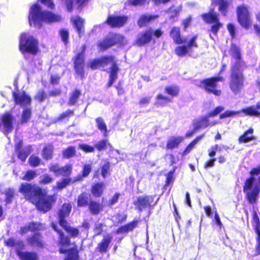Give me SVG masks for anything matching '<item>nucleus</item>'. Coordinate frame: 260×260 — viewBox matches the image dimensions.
Masks as SVG:
<instances>
[{
    "label": "nucleus",
    "instance_id": "obj_1",
    "mask_svg": "<svg viewBox=\"0 0 260 260\" xmlns=\"http://www.w3.org/2000/svg\"><path fill=\"white\" fill-rule=\"evenodd\" d=\"M19 191L26 199L35 204L38 210L44 212L49 211L52 204L55 201L54 196H47L42 192L40 187L30 184H22Z\"/></svg>",
    "mask_w": 260,
    "mask_h": 260
},
{
    "label": "nucleus",
    "instance_id": "obj_2",
    "mask_svg": "<svg viewBox=\"0 0 260 260\" xmlns=\"http://www.w3.org/2000/svg\"><path fill=\"white\" fill-rule=\"evenodd\" d=\"M61 17L49 11L41 10L38 4L33 5L30 9L28 16L30 25L40 28L42 26V22L52 23L60 20Z\"/></svg>",
    "mask_w": 260,
    "mask_h": 260
},
{
    "label": "nucleus",
    "instance_id": "obj_3",
    "mask_svg": "<svg viewBox=\"0 0 260 260\" xmlns=\"http://www.w3.org/2000/svg\"><path fill=\"white\" fill-rule=\"evenodd\" d=\"M243 191L248 201L251 204L255 203L260 192L259 182L254 177L247 179L244 183Z\"/></svg>",
    "mask_w": 260,
    "mask_h": 260
},
{
    "label": "nucleus",
    "instance_id": "obj_4",
    "mask_svg": "<svg viewBox=\"0 0 260 260\" xmlns=\"http://www.w3.org/2000/svg\"><path fill=\"white\" fill-rule=\"evenodd\" d=\"M19 49L23 53L36 54L38 51V42L29 34H22L19 41Z\"/></svg>",
    "mask_w": 260,
    "mask_h": 260
},
{
    "label": "nucleus",
    "instance_id": "obj_5",
    "mask_svg": "<svg viewBox=\"0 0 260 260\" xmlns=\"http://www.w3.org/2000/svg\"><path fill=\"white\" fill-rule=\"evenodd\" d=\"M127 44V40L122 35L110 34L103 41L99 43L101 49L105 50L115 45L124 46Z\"/></svg>",
    "mask_w": 260,
    "mask_h": 260
},
{
    "label": "nucleus",
    "instance_id": "obj_6",
    "mask_svg": "<svg viewBox=\"0 0 260 260\" xmlns=\"http://www.w3.org/2000/svg\"><path fill=\"white\" fill-rule=\"evenodd\" d=\"M243 75L240 66H233L230 81V88L234 92H238L243 86Z\"/></svg>",
    "mask_w": 260,
    "mask_h": 260
},
{
    "label": "nucleus",
    "instance_id": "obj_7",
    "mask_svg": "<svg viewBox=\"0 0 260 260\" xmlns=\"http://www.w3.org/2000/svg\"><path fill=\"white\" fill-rule=\"evenodd\" d=\"M237 15L240 25L245 29H248L251 24V20L248 7L245 5L238 6L237 9Z\"/></svg>",
    "mask_w": 260,
    "mask_h": 260
},
{
    "label": "nucleus",
    "instance_id": "obj_8",
    "mask_svg": "<svg viewBox=\"0 0 260 260\" xmlns=\"http://www.w3.org/2000/svg\"><path fill=\"white\" fill-rule=\"evenodd\" d=\"M222 81L223 78L220 76L208 78L202 81L200 83V86L205 88L208 92L218 96L221 94V91L216 88L217 82Z\"/></svg>",
    "mask_w": 260,
    "mask_h": 260
},
{
    "label": "nucleus",
    "instance_id": "obj_9",
    "mask_svg": "<svg viewBox=\"0 0 260 260\" xmlns=\"http://www.w3.org/2000/svg\"><path fill=\"white\" fill-rule=\"evenodd\" d=\"M14 120L13 116L9 113L2 115L0 117V131L7 136L13 129Z\"/></svg>",
    "mask_w": 260,
    "mask_h": 260
},
{
    "label": "nucleus",
    "instance_id": "obj_10",
    "mask_svg": "<svg viewBox=\"0 0 260 260\" xmlns=\"http://www.w3.org/2000/svg\"><path fill=\"white\" fill-rule=\"evenodd\" d=\"M202 17L203 19L207 23H215L214 24L212 25L211 30L213 34L216 35L218 32L219 28L222 25L218 21L216 13L213 12V11H211L208 14H203L202 15Z\"/></svg>",
    "mask_w": 260,
    "mask_h": 260
},
{
    "label": "nucleus",
    "instance_id": "obj_11",
    "mask_svg": "<svg viewBox=\"0 0 260 260\" xmlns=\"http://www.w3.org/2000/svg\"><path fill=\"white\" fill-rule=\"evenodd\" d=\"M72 170V167L71 165L60 167L57 164H52L49 167V171L53 172L56 176H68L71 174Z\"/></svg>",
    "mask_w": 260,
    "mask_h": 260
},
{
    "label": "nucleus",
    "instance_id": "obj_12",
    "mask_svg": "<svg viewBox=\"0 0 260 260\" xmlns=\"http://www.w3.org/2000/svg\"><path fill=\"white\" fill-rule=\"evenodd\" d=\"M13 96L15 103L21 107L27 106L30 104V98L24 91H19L18 92L13 91Z\"/></svg>",
    "mask_w": 260,
    "mask_h": 260
},
{
    "label": "nucleus",
    "instance_id": "obj_13",
    "mask_svg": "<svg viewBox=\"0 0 260 260\" xmlns=\"http://www.w3.org/2000/svg\"><path fill=\"white\" fill-rule=\"evenodd\" d=\"M197 38L196 36H193L188 42L187 46H179L176 48L175 52L179 56H182L190 53L192 47H197L198 45L196 43Z\"/></svg>",
    "mask_w": 260,
    "mask_h": 260
},
{
    "label": "nucleus",
    "instance_id": "obj_14",
    "mask_svg": "<svg viewBox=\"0 0 260 260\" xmlns=\"http://www.w3.org/2000/svg\"><path fill=\"white\" fill-rule=\"evenodd\" d=\"M153 199L150 196L139 197L134 204L136 206L139 211H142L147 209H149Z\"/></svg>",
    "mask_w": 260,
    "mask_h": 260
},
{
    "label": "nucleus",
    "instance_id": "obj_15",
    "mask_svg": "<svg viewBox=\"0 0 260 260\" xmlns=\"http://www.w3.org/2000/svg\"><path fill=\"white\" fill-rule=\"evenodd\" d=\"M152 37V32L151 30L146 31L138 34L136 40V44L139 46H142L151 41Z\"/></svg>",
    "mask_w": 260,
    "mask_h": 260
},
{
    "label": "nucleus",
    "instance_id": "obj_16",
    "mask_svg": "<svg viewBox=\"0 0 260 260\" xmlns=\"http://www.w3.org/2000/svg\"><path fill=\"white\" fill-rule=\"evenodd\" d=\"M117 65V61L115 57L112 56H105L95 59L91 65Z\"/></svg>",
    "mask_w": 260,
    "mask_h": 260
},
{
    "label": "nucleus",
    "instance_id": "obj_17",
    "mask_svg": "<svg viewBox=\"0 0 260 260\" xmlns=\"http://www.w3.org/2000/svg\"><path fill=\"white\" fill-rule=\"evenodd\" d=\"M127 21V17H112L110 16L107 20L108 24L112 27H121L123 26Z\"/></svg>",
    "mask_w": 260,
    "mask_h": 260
},
{
    "label": "nucleus",
    "instance_id": "obj_18",
    "mask_svg": "<svg viewBox=\"0 0 260 260\" xmlns=\"http://www.w3.org/2000/svg\"><path fill=\"white\" fill-rule=\"evenodd\" d=\"M209 118L210 117L207 115L206 116L195 119L193 123L194 130L197 131L199 129L209 126L210 124H209L208 120Z\"/></svg>",
    "mask_w": 260,
    "mask_h": 260
},
{
    "label": "nucleus",
    "instance_id": "obj_19",
    "mask_svg": "<svg viewBox=\"0 0 260 260\" xmlns=\"http://www.w3.org/2000/svg\"><path fill=\"white\" fill-rule=\"evenodd\" d=\"M72 206L70 204H64L58 213L59 223L61 224V221L67 223V220L64 218L68 216L71 210Z\"/></svg>",
    "mask_w": 260,
    "mask_h": 260
},
{
    "label": "nucleus",
    "instance_id": "obj_20",
    "mask_svg": "<svg viewBox=\"0 0 260 260\" xmlns=\"http://www.w3.org/2000/svg\"><path fill=\"white\" fill-rule=\"evenodd\" d=\"M52 226L53 229L58 233L59 235V244L61 246H69L70 243V240L68 237L64 236L63 233L57 229L56 225L53 223H52Z\"/></svg>",
    "mask_w": 260,
    "mask_h": 260
},
{
    "label": "nucleus",
    "instance_id": "obj_21",
    "mask_svg": "<svg viewBox=\"0 0 260 260\" xmlns=\"http://www.w3.org/2000/svg\"><path fill=\"white\" fill-rule=\"evenodd\" d=\"M17 254L21 260H37L38 255L34 252H22L17 250Z\"/></svg>",
    "mask_w": 260,
    "mask_h": 260
},
{
    "label": "nucleus",
    "instance_id": "obj_22",
    "mask_svg": "<svg viewBox=\"0 0 260 260\" xmlns=\"http://www.w3.org/2000/svg\"><path fill=\"white\" fill-rule=\"evenodd\" d=\"M170 36L173 39L174 42L177 44H181L187 42L185 38H181L180 36V30L177 27H174L172 29L170 32Z\"/></svg>",
    "mask_w": 260,
    "mask_h": 260
},
{
    "label": "nucleus",
    "instance_id": "obj_23",
    "mask_svg": "<svg viewBox=\"0 0 260 260\" xmlns=\"http://www.w3.org/2000/svg\"><path fill=\"white\" fill-rule=\"evenodd\" d=\"M72 20L75 25L76 30L80 36L84 32L83 24L84 20L77 16L73 17Z\"/></svg>",
    "mask_w": 260,
    "mask_h": 260
},
{
    "label": "nucleus",
    "instance_id": "obj_24",
    "mask_svg": "<svg viewBox=\"0 0 260 260\" xmlns=\"http://www.w3.org/2000/svg\"><path fill=\"white\" fill-rule=\"evenodd\" d=\"M44 229V225L39 223L32 222L29 224L28 226H24L21 229L22 234L26 233L27 231H34L36 230H41Z\"/></svg>",
    "mask_w": 260,
    "mask_h": 260
},
{
    "label": "nucleus",
    "instance_id": "obj_25",
    "mask_svg": "<svg viewBox=\"0 0 260 260\" xmlns=\"http://www.w3.org/2000/svg\"><path fill=\"white\" fill-rule=\"evenodd\" d=\"M157 17V15H143L140 16L138 20V24L140 27L146 26L149 22L154 20Z\"/></svg>",
    "mask_w": 260,
    "mask_h": 260
},
{
    "label": "nucleus",
    "instance_id": "obj_26",
    "mask_svg": "<svg viewBox=\"0 0 260 260\" xmlns=\"http://www.w3.org/2000/svg\"><path fill=\"white\" fill-rule=\"evenodd\" d=\"M183 138L182 137H172L170 138L167 144V148L169 149L175 148L179 145V144L183 141Z\"/></svg>",
    "mask_w": 260,
    "mask_h": 260
},
{
    "label": "nucleus",
    "instance_id": "obj_27",
    "mask_svg": "<svg viewBox=\"0 0 260 260\" xmlns=\"http://www.w3.org/2000/svg\"><path fill=\"white\" fill-rule=\"evenodd\" d=\"M256 109H260V102L257 103L256 107L254 106L248 107L243 109L242 111L246 115L258 116L260 115V113L256 110Z\"/></svg>",
    "mask_w": 260,
    "mask_h": 260
},
{
    "label": "nucleus",
    "instance_id": "obj_28",
    "mask_svg": "<svg viewBox=\"0 0 260 260\" xmlns=\"http://www.w3.org/2000/svg\"><path fill=\"white\" fill-rule=\"evenodd\" d=\"M119 71L118 66H111L109 69V81L108 86L110 87L117 78V73Z\"/></svg>",
    "mask_w": 260,
    "mask_h": 260
},
{
    "label": "nucleus",
    "instance_id": "obj_29",
    "mask_svg": "<svg viewBox=\"0 0 260 260\" xmlns=\"http://www.w3.org/2000/svg\"><path fill=\"white\" fill-rule=\"evenodd\" d=\"M85 47L83 45L82 47V50L78 52L73 58L74 65H82L84 61V52Z\"/></svg>",
    "mask_w": 260,
    "mask_h": 260
},
{
    "label": "nucleus",
    "instance_id": "obj_30",
    "mask_svg": "<svg viewBox=\"0 0 260 260\" xmlns=\"http://www.w3.org/2000/svg\"><path fill=\"white\" fill-rule=\"evenodd\" d=\"M105 184L103 183H98L93 185L91 189V192L94 196L99 197L102 196L103 190L105 189Z\"/></svg>",
    "mask_w": 260,
    "mask_h": 260
},
{
    "label": "nucleus",
    "instance_id": "obj_31",
    "mask_svg": "<svg viewBox=\"0 0 260 260\" xmlns=\"http://www.w3.org/2000/svg\"><path fill=\"white\" fill-rule=\"evenodd\" d=\"M231 2L232 0H217V4L219 6V10L223 15H226L228 7Z\"/></svg>",
    "mask_w": 260,
    "mask_h": 260
},
{
    "label": "nucleus",
    "instance_id": "obj_32",
    "mask_svg": "<svg viewBox=\"0 0 260 260\" xmlns=\"http://www.w3.org/2000/svg\"><path fill=\"white\" fill-rule=\"evenodd\" d=\"M88 0H66L67 7L68 11H71L73 6H77L79 8L83 5Z\"/></svg>",
    "mask_w": 260,
    "mask_h": 260
},
{
    "label": "nucleus",
    "instance_id": "obj_33",
    "mask_svg": "<svg viewBox=\"0 0 260 260\" xmlns=\"http://www.w3.org/2000/svg\"><path fill=\"white\" fill-rule=\"evenodd\" d=\"M138 221H134L125 225L122 226L116 231L117 234H123L132 231L137 225Z\"/></svg>",
    "mask_w": 260,
    "mask_h": 260
},
{
    "label": "nucleus",
    "instance_id": "obj_34",
    "mask_svg": "<svg viewBox=\"0 0 260 260\" xmlns=\"http://www.w3.org/2000/svg\"><path fill=\"white\" fill-rule=\"evenodd\" d=\"M60 225L73 237H77L79 234V230L76 228L70 226L68 222H67V223H65L61 221V224H60Z\"/></svg>",
    "mask_w": 260,
    "mask_h": 260
},
{
    "label": "nucleus",
    "instance_id": "obj_35",
    "mask_svg": "<svg viewBox=\"0 0 260 260\" xmlns=\"http://www.w3.org/2000/svg\"><path fill=\"white\" fill-rule=\"evenodd\" d=\"M29 243L33 246L42 247L43 243L41 237L39 234H35L34 235L28 239Z\"/></svg>",
    "mask_w": 260,
    "mask_h": 260
},
{
    "label": "nucleus",
    "instance_id": "obj_36",
    "mask_svg": "<svg viewBox=\"0 0 260 260\" xmlns=\"http://www.w3.org/2000/svg\"><path fill=\"white\" fill-rule=\"evenodd\" d=\"M112 239V237L110 235L104 236L102 242L99 244V248L101 252H105Z\"/></svg>",
    "mask_w": 260,
    "mask_h": 260
},
{
    "label": "nucleus",
    "instance_id": "obj_37",
    "mask_svg": "<svg viewBox=\"0 0 260 260\" xmlns=\"http://www.w3.org/2000/svg\"><path fill=\"white\" fill-rule=\"evenodd\" d=\"M95 122L96 123L98 128L101 131L102 133H103L105 137H107V126L104 120L102 118L99 117L95 119Z\"/></svg>",
    "mask_w": 260,
    "mask_h": 260
},
{
    "label": "nucleus",
    "instance_id": "obj_38",
    "mask_svg": "<svg viewBox=\"0 0 260 260\" xmlns=\"http://www.w3.org/2000/svg\"><path fill=\"white\" fill-rule=\"evenodd\" d=\"M90 195L87 193L80 194L78 198L77 203L78 206H84L87 205L90 200Z\"/></svg>",
    "mask_w": 260,
    "mask_h": 260
},
{
    "label": "nucleus",
    "instance_id": "obj_39",
    "mask_svg": "<svg viewBox=\"0 0 260 260\" xmlns=\"http://www.w3.org/2000/svg\"><path fill=\"white\" fill-rule=\"evenodd\" d=\"M171 101V99L170 98L164 96L161 94H159L156 96V101L155 104L158 106H165Z\"/></svg>",
    "mask_w": 260,
    "mask_h": 260
},
{
    "label": "nucleus",
    "instance_id": "obj_40",
    "mask_svg": "<svg viewBox=\"0 0 260 260\" xmlns=\"http://www.w3.org/2000/svg\"><path fill=\"white\" fill-rule=\"evenodd\" d=\"M253 130L252 128H250L247 131H246L245 134L241 136L239 139V141L240 143L247 142L253 139Z\"/></svg>",
    "mask_w": 260,
    "mask_h": 260
},
{
    "label": "nucleus",
    "instance_id": "obj_41",
    "mask_svg": "<svg viewBox=\"0 0 260 260\" xmlns=\"http://www.w3.org/2000/svg\"><path fill=\"white\" fill-rule=\"evenodd\" d=\"M21 147V143H18L16 148V151L18 152V158L22 161L24 162L26 159L27 156H28L29 152L27 150H22V151H20L19 149Z\"/></svg>",
    "mask_w": 260,
    "mask_h": 260
},
{
    "label": "nucleus",
    "instance_id": "obj_42",
    "mask_svg": "<svg viewBox=\"0 0 260 260\" xmlns=\"http://www.w3.org/2000/svg\"><path fill=\"white\" fill-rule=\"evenodd\" d=\"M6 245L9 246H17V250L22 249L24 247L23 243L21 241H16L13 239H10L6 241Z\"/></svg>",
    "mask_w": 260,
    "mask_h": 260
},
{
    "label": "nucleus",
    "instance_id": "obj_43",
    "mask_svg": "<svg viewBox=\"0 0 260 260\" xmlns=\"http://www.w3.org/2000/svg\"><path fill=\"white\" fill-rule=\"evenodd\" d=\"M89 209L93 214H97L102 209V207L99 203L91 201L89 204Z\"/></svg>",
    "mask_w": 260,
    "mask_h": 260
},
{
    "label": "nucleus",
    "instance_id": "obj_44",
    "mask_svg": "<svg viewBox=\"0 0 260 260\" xmlns=\"http://www.w3.org/2000/svg\"><path fill=\"white\" fill-rule=\"evenodd\" d=\"M31 111L29 108H25L22 112L20 122L25 123L27 122L31 117Z\"/></svg>",
    "mask_w": 260,
    "mask_h": 260
},
{
    "label": "nucleus",
    "instance_id": "obj_45",
    "mask_svg": "<svg viewBox=\"0 0 260 260\" xmlns=\"http://www.w3.org/2000/svg\"><path fill=\"white\" fill-rule=\"evenodd\" d=\"M53 146L51 145H47L43 151V155L45 159H49L51 158L52 156Z\"/></svg>",
    "mask_w": 260,
    "mask_h": 260
},
{
    "label": "nucleus",
    "instance_id": "obj_46",
    "mask_svg": "<svg viewBox=\"0 0 260 260\" xmlns=\"http://www.w3.org/2000/svg\"><path fill=\"white\" fill-rule=\"evenodd\" d=\"M80 94L81 92L80 90L76 89L75 91H74L70 98L69 105H74L77 102Z\"/></svg>",
    "mask_w": 260,
    "mask_h": 260
},
{
    "label": "nucleus",
    "instance_id": "obj_47",
    "mask_svg": "<svg viewBox=\"0 0 260 260\" xmlns=\"http://www.w3.org/2000/svg\"><path fill=\"white\" fill-rule=\"evenodd\" d=\"M165 91L168 94L172 95V96H175L178 94L179 89L178 86L171 85L166 87Z\"/></svg>",
    "mask_w": 260,
    "mask_h": 260
},
{
    "label": "nucleus",
    "instance_id": "obj_48",
    "mask_svg": "<svg viewBox=\"0 0 260 260\" xmlns=\"http://www.w3.org/2000/svg\"><path fill=\"white\" fill-rule=\"evenodd\" d=\"M71 180L70 178L63 179L61 181L57 182V186H54L53 189L55 190L56 188L61 189L66 187L71 182Z\"/></svg>",
    "mask_w": 260,
    "mask_h": 260
},
{
    "label": "nucleus",
    "instance_id": "obj_49",
    "mask_svg": "<svg viewBox=\"0 0 260 260\" xmlns=\"http://www.w3.org/2000/svg\"><path fill=\"white\" fill-rule=\"evenodd\" d=\"M204 137V135L198 137L194 139L185 149L184 153L187 154L189 153L194 147V146L198 143V142L201 140Z\"/></svg>",
    "mask_w": 260,
    "mask_h": 260
},
{
    "label": "nucleus",
    "instance_id": "obj_50",
    "mask_svg": "<svg viewBox=\"0 0 260 260\" xmlns=\"http://www.w3.org/2000/svg\"><path fill=\"white\" fill-rule=\"evenodd\" d=\"M28 162L30 166L33 167H36L40 164L41 160L38 156L32 155L29 157Z\"/></svg>",
    "mask_w": 260,
    "mask_h": 260
},
{
    "label": "nucleus",
    "instance_id": "obj_51",
    "mask_svg": "<svg viewBox=\"0 0 260 260\" xmlns=\"http://www.w3.org/2000/svg\"><path fill=\"white\" fill-rule=\"evenodd\" d=\"M109 146L111 147V146L110 144L108 143V141L106 140H103L99 141L95 145V147L99 150L101 151L104 150L106 147Z\"/></svg>",
    "mask_w": 260,
    "mask_h": 260
},
{
    "label": "nucleus",
    "instance_id": "obj_52",
    "mask_svg": "<svg viewBox=\"0 0 260 260\" xmlns=\"http://www.w3.org/2000/svg\"><path fill=\"white\" fill-rule=\"evenodd\" d=\"M75 148L73 147H70L66 149L63 152V157L65 158H70L73 157L75 154Z\"/></svg>",
    "mask_w": 260,
    "mask_h": 260
},
{
    "label": "nucleus",
    "instance_id": "obj_53",
    "mask_svg": "<svg viewBox=\"0 0 260 260\" xmlns=\"http://www.w3.org/2000/svg\"><path fill=\"white\" fill-rule=\"evenodd\" d=\"M36 172L34 171L29 170L26 172L25 175L23 177L22 179L26 181H30L37 176Z\"/></svg>",
    "mask_w": 260,
    "mask_h": 260
},
{
    "label": "nucleus",
    "instance_id": "obj_54",
    "mask_svg": "<svg viewBox=\"0 0 260 260\" xmlns=\"http://www.w3.org/2000/svg\"><path fill=\"white\" fill-rule=\"evenodd\" d=\"M64 260H78L77 251L76 249L70 250L67 257Z\"/></svg>",
    "mask_w": 260,
    "mask_h": 260
},
{
    "label": "nucleus",
    "instance_id": "obj_55",
    "mask_svg": "<svg viewBox=\"0 0 260 260\" xmlns=\"http://www.w3.org/2000/svg\"><path fill=\"white\" fill-rule=\"evenodd\" d=\"M110 164L109 162H106L102 168V175L104 178H106L110 174Z\"/></svg>",
    "mask_w": 260,
    "mask_h": 260
},
{
    "label": "nucleus",
    "instance_id": "obj_56",
    "mask_svg": "<svg viewBox=\"0 0 260 260\" xmlns=\"http://www.w3.org/2000/svg\"><path fill=\"white\" fill-rule=\"evenodd\" d=\"M180 11L179 7H172L168 11L169 17L171 19L174 18L177 16Z\"/></svg>",
    "mask_w": 260,
    "mask_h": 260
},
{
    "label": "nucleus",
    "instance_id": "obj_57",
    "mask_svg": "<svg viewBox=\"0 0 260 260\" xmlns=\"http://www.w3.org/2000/svg\"><path fill=\"white\" fill-rule=\"evenodd\" d=\"M6 201L7 204L11 202L14 196V190L12 189L9 188L6 190Z\"/></svg>",
    "mask_w": 260,
    "mask_h": 260
},
{
    "label": "nucleus",
    "instance_id": "obj_58",
    "mask_svg": "<svg viewBox=\"0 0 260 260\" xmlns=\"http://www.w3.org/2000/svg\"><path fill=\"white\" fill-rule=\"evenodd\" d=\"M40 183L41 184H48L50 183L53 179L48 174H44L40 177Z\"/></svg>",
    "mask_w": 260,
    "mask_h": 260
},
{
    "label": "nucleus",
    "instance_id": "obj_59",
    "mask_svg": "<svg viewBox=\"0 0 260 260\" xmlns=\"http://www.w3.org/2000/svg\"><path fill=\"white\" fill-rule=\"evenodd\" d=\"M79 148L86 153L92 152L94 151V148L93 147L87 144H80L79 145Z\"/></svg>",
    "mask_w": 260,
    "mask_h": 260
},
{
    "label": "nucleus",
    "instance_id": "obj_60",
    "mask_svg": "<svg viewBox=\"0 0 260 260\" xmlns=\"http://www.w3.org/2000/svg\"><path fill=\"white\" fill-rule=\"evenodd\" d=\"M239 111L236 112L234 111L227 110L224 113L220 115V118H224L229 117H232L238 114V113H239Z\"/></svg>",
    "mask_w": 260,
    "mask_h": 260
},
{
    "label": "nucleus",
    "instance_id": "obj_61",
    "mask_svg": "<svg viewBox=\"0 0 260 260\" xmlns=\"http://www.w3.org/2000/svg\"><path fill=\"white\" fill-rule=\"evenodd\" d=\"M255 232L257 235V245L256 248V254L259 255L260 254V231L257 226L255 228Z\"/></svg>",
    "mask_w": 260,
    "mask_h": 260
},
{
    "label": "nucleus",
    "instance_id": "obj_62",
    "mask_svg": "<svg viewBox=\"0 0 260 260\" xmlns=\"http://www.w3.org/2000/svg\"><path fill=\"white\" fill-rule=\"evenodd\" d=\"M224 110V108L222 106H219L216 107L215 110L211 112H210L208 115L209 117H214L217 115H218L220 112Z\"/></svg>",
    "mask_w": 260,
    "mask_h": 260
},
{
    "label": "nucleus",
    "instance_id": "obj_63",
    "mask_svg": "<svg viewBox=\"0 0 260 260\" xmlns=\"http://www.w3.org/2000/svg\"><path fill=\"white\" fill-rule=\"evenodd\" d=\"M60 36L62 41L64 43V44H67L69 37L68 31L64 29L61 30L60 31Z\"/></svg>",
    "mask_w": 260,
    "mask_h": 260
},
{
    "label": "nucleus",
    "instance_id": "obj_64",
    "mask_svg": "<svg viewBox=\"0 0 260 260\" xmlns=\"http://www.w3.org/2000/svg\"><path fill=\"white\" fill-rule=\"evenodd\" d=\"M47 96V95L43 91H39L36 95V99L41 102L44 101Z\"/></svg>",
    "mask_w": 260,
    "mask_h": 260
}]
</instances>
